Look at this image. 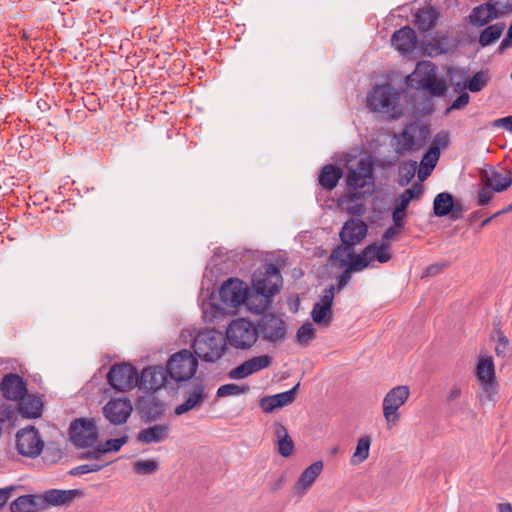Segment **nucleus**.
I'll return each mask as SVG.
<instances>
[{
  "instance_id": "obj_52",
  "label": "nucleus",
  "mask_w": 512,
  "mask_h": 512,
  "mask_svg": "<svg viewBox=\"0 0 512 512\" xmlns=\"http://www.w3.org/2000/svg\"><path fill=\"white\" fill-rule=\"evenodd\" d=\"M494 191L491 187L484 184V186L478 192L477 205L486 206L494 197Z\"/></svg>"
},
{
  "instance_id": "obj_15",
  "label": "nucleus",
  "mask_w": 512,
  "mask_h": 512,
  "mask_svg": "<svg viewBox=\"0 0 512 512\" xmlns=\"http://www.w3.org/2000/svg\"><path fill=\"white\" fill-rule=\"evenodd\" d=\"M248 286L238 279H228L219 291L221 301L227 307H238L247 300Z\"/></svg>"
},
{
  "instance_id": "obj_19",
  "label": "nucleus",
  "mask_w": 512,
  "mask_h": 512,
  "mask_svg": "<svg viewBox=\"0 0 512 512\" xmlns=\"http://www.w3.org/2000/svg\"><path fill=\"white\" fill-rule=\"evenodd\" d=\"M167 374V368L161 366L145 368L139 376L138 386L145 390L157 391L165 386Z\"/></svg>"
},
{
  "instance_id": "obj_63",
  "label": "nucleus",
  "mask_w": 512,
  "mask_h": 512,
  "mask_svg": "<svg viewBox=\"0 0 512 512\" xmlns=\"http://www.w3.org/2000/svg\"><path fill=\"white\" fill-rule=\"evenodd\" d=\"M462 212H463L462 204L459 202L453 201V209L450 212V218L452 220H458V219L462 218Z\"/></svg>"
},
{
  "instance_id": "obj_58",
  "label": "nucleus",
  "mask_w": 512,
  "mask_h": 512,
  "mask_svg": "<svg viewBox=\"0 0 512 512\" xmlns=\"http://www.w3.org/2000/svg\"><path fill=\"white\" fill-rule=\"evenodd\" d=\"M352 271L347 267L337 278L338 280V291L342 290L350 281Z\"/></svg>"
},
{
  "instance_id": "obj_42",
  "label": "nucleus",
  "mask_w": 512,
  "mask_h": 512,
  "mask_svg": "<svg viewBox=\"0 0 512 512\" xmlns=\"http://www.w3.org/2000/svg\"><path fill=\"white\" fill-rule=\"evenodd\" d=\"M491 76L488 71L480 70L476 72L466 84V88L473 93L482 91L489 83Z\"/></svg>"
},
{
  "instance_id": "obj_51",
  "label": "nucleus",
  "mask_w": 512,
  "mask_h": 512,
  "mask_svg": "<svg viewBox=\"0 0 512 512\" xmlns=\"http://www.w3.org/2000/svg\"><path fill=\"white\" fill-rule=\"evenodd\" d=\"M495 334L498 340L495 347V353L498 357H505L509 349V340L500 329L495 330Z\"/></svg>"
},
{
  "instance_id": "obj_35",
  "label": "nucleus",
  "mask_w": 512,
  "mask_h": 512,
  "mask_svg": "<svg viewBox=\"0 0 512 512\" xmlns=\"http://www.w3.org/2000/svg\"><path fill=\"white\" fill-rule=\"evenodd\" d=\"M364 249H370L368 258L371 267H373L374 262L383 264L389 262L392 258L390 245L373 242L367 245Z\"/></svg>"
},
{
  "instance_id": "obj_29",
  "label": "nucleus",
  "mask_w": 512,
  "mask_h": 512,
  "mask_svg": "<svg viewBox=\"0 0 512 512\" xmlns=\"http://www.w3.org/2000/svg\"><path fill=\"white\" fill-rule=\"evenodd\" d=\"M464 392V385L460 383H453L446 394V403L451 408V414L471 412L467 400H461Z\"/></svg>"
},
{
  "instance_id": "obj_7",
  "label": "nucleus",
  "mask_w": 512,
  "mask_h": 512,
  "mask_svg": "<svg viewBox=\"0 0 512 512\" xmlns=\"http://www.w3.org/2000/svg\"><path fill=\"white\" fill-rule=\"evenodd\" d=\"M258 339L256 326L244 318L233 320L226 329L227 341L235 349L246 350L251 348Z\"/></svg>"
},
{
  "instance_id": "obj_49",
  "label": "nucleus",
  "mask_w": 512,
  "mask_h": 512,
  "mask_svg": "<svg viewBox=\"0 0 512 512\" xmlns=\"http://www.w3.org/2000/svg\"><path fill=\"white\" fill-rule=\"evenodd\" d=\"M109 462L106 463H90V464H83L79 465L77 467H74L70 470L71 475H83L87 473H93L100 471L103 467L107 466Z\"/></svg>"
},
{
  "instance_id": "obj_26",
  "label": "nucleus",
  "mask_w": 512,
  "mask_h": 512,
  "mask_svg": "<svg viewBox=\"0 0 512 512\" xmlns=\"http://www.w3.org/2000/svg\"><path fill=\"white\" fill-rule=\"evenodd\" d=\"M481 178L485 185L498 193L507 190L512 184V175L507 170L498 171L491 168L483 171Z\"/></svg>"
},
{
  "instance_id": "obj_64",
  "label": "nucleus",
  "mask_w": 512,
  "mask_h": 512,
  "mask_svg": "<svg viewBox=\"0 0 512 512\" xmlns=\"http://www.w3.org/2000/svg\"><path fill=\"white\" fill-rule=\"evenodd\" d=\"M495 126L503 127L504 129L508 130L509 126L512 125V117L506 116L500 119H497L494 123Z\"/></svg>"
},
{
  "instance_id": "obj_27",
  "label": "nucleus",
  "mask_w": 512,
  "mask_h": 512,
  "mask_svg": "<svg viewBox=\"0 0 512 512\" xmlns=\"http://www.w3.org/2000/svg\"><path fill=\"white\" fill-rule=\"evenodd\" d=\"M169 432L170 428L167 424H155L141 429L136 435V441L144 445L161 443L168 439Z\"/></svg>"
},
{
  "instance_id": "obj_39",
  "label": "nucleus",
  "mask_w": 512,
  "mask_h": 512,
  "mask_svg": "<svg viewBox=\"0 0 512 512\" xmlns=\"http://www.w3.org/2000/svg\"><path fill=\"white\" fill-rule=\"evenodd\" d=\"M505 28L504 23H496L486 27L479 35V44L486 47L498 40Z\"/></svg>"
},
{
  "instance_id": "obj_61",
  "label": "nucleus",
  "mask_w": 512,
  "mask_h": 512,
  "mask_svg": "<svg viewBox=\"0 0 512 512\" xmlns=\"http://www.w3.org/2000/svg\"><path fill=\"white\" fill-rule=\"evenodd\" d=\"M404 216H405V210L395 207L392 212V219H393L394 226L399 227V228L402 227V222H403Z\"/></svg>"
},
{
  "instance_id": "obj_11",
  "label": "nucleus",
  "mask_w": 512,
  "mask_h": 512,
  "mask_svg": "<svg viewBox=\"0 0 512 512\" xmlns=\"http://www.w3.org/2000/svg\"><path fill=\"white\" fill-rule=\"evenodd\" d=\"M109 384L117 391L126 392L138 386L139 375L130 364H116L107 374Z\"/></svg>"
},
{
  "instance_id": "obj_34",
  "label": "nucleus",
  "mask_w": 512,
  "mask_h": 512,
  "mask_svg": "<svg viewBox=\"0 0 512 512\" xmlns=\"http://www.w3.org/2000/svg\"><path fill=\"white\" fill-rule=\"evenodd\" d=\"M20 413L27 418L40 417L43 410V403L39 397L28 395L20 399Z\"/></svg>"
},
{
  "instance_id": "obj_8",
  "label": "nucleus",
  "mask_w": 512,
  "mask_h": 512,
  "mask_svg": "<svg viewBox=\"0 0 512 512\" xmlns=\"http://www.w3.org/2000/svg\"><path fill=\"white\" fill-rule=\"evenodd\" d=\"M166 367L171 379L182 382L195 375L198 360L190 351L183 349L169 358Z\"/></svg>"
},
{
  "instance_id": "obj_40",
  "label": "nucleus",
  "mask_w": 512,
  "mask_h": 512,
  "mask_svg": "<svg viewBox=\"0 0 512 512\" xmlns=\"http://www.w3.org/2000/svg\"><path fill=\"white\" fill-rule=\"evenodd\" d=\"M371 446V438L369 436H363L358 439L355 451L351 457V464L358 465L363 463L368 457Z\"/></svg>"
},
{
  "instance_id": "obj_32",
  "label": "nucleus",
  "mask_w": 512,
  "mask_h": 512,
  "mask_svg": "<svg viewBox=\"0 0 512 512\" xmlns=\"http://www.w3.org/2000/svg\"><path fill=\"white\" fill-rule=\"evenodd\" d=\"M274 433L276 437V446L277 451L282 457H289L294 450V442L292 438L289 436L286 427L280 423L275 422L274 425Z\"/></svg>"
},
{
  "instance_id": "obj_9",
  "label": "nucleus",
  "mask_w": 512,
  "mask_h": 512,
  "mask_svg": "<svg viewBox=\"0 0 512 512\" xmlns=\"http://www.w3.org/2000/svg\"><path fill=\"white\" fill-rule=\"evenodd\" d=\"M410 396V389L406 385H399L389 390L383 398V417L388 425H395L400 419L399 408L406 403Z\"/></svg>"
},
{
  "instance_id": "obj_14",
  "label": "nucleus",
  "mask_w": 512,
  "mask_h": 512,
  "mask_svg": "<svg viewBox=\"0 0 512 512\" xmlns=\"http://www.w3.org/2000/svg\"><path fill=\"white\" fill-rule=\"evenodd\" d=\"M335 295V286L323 290L318 302L313 305L311 318L314 323L323 327L330 326L333 320L332 305Z\"/></svg>"
},
{
  "instance_id": "obj_1",
  "label": "nucleus",
  "mask_w": 512,
  "mask_h": 512,
  "mask_svg": "<svg viewBox=\"0 0 512 512\" xmlns=\"http://www.w3.org/2000/svg\"><path fill=\"white\" fill-rule=\"evenodd\" d=\"M437 70L433 62L420 61L414 71L406 77L405 83L412 89L423 90L432 96H444L448 86L445 79L437 77Z\"/></svg>"
},
{
  "instance_id": "obj_6",
  "label": "nucleus",
  "mask_w": 512,
  "mask_h": 512,
  "mask_svg": "<svg viewBox=\"0 0 512 512\" xmlns=\"http://www.w3.org/2000/svg\"><path fill=\"white\" fill-rule=\"evenodd\" d=\"M252 285L255 292L266 299L272 298L280 292L282 276L278 267L267 264L263 269H258L252 276Z\"/></svg>"
},
{
  "instance_id": "obj_13",
  "label": "nucleus",
  "mask_w": 512,
  "mask_h": 512,
  "mask_svg": "<svg viewBox=\"0 0 512 512\" xmlns=\"http://www.w3.org/2000/svg\"><path fill=\"white\" fill-rule=\"evenodd\" d=\"M43 448L44 441L34 426L25 427L17 432L16 449L22 456L36 458Z\"/></svg>"
},
{
  "instance_id": "obj_44",
  "label": "nucleus",
  "mask_w": 512,
  "mask_h": 512,
  "mask_svg": "<svg viewBox=\"0 0 512 512\" xmlns=\"http://www.w3.org/2000/svg\"><path fill=\"white\" fill-rule=\"evenodd\" d=\"M417 169V162L408 160L404 161L399 166V184L401 186L408 185L415 176Z\"/></svg>"
},
{
  "instance_id": "obj_62",
  "label": "nucleus",
  "mask_w": 512,
  "mask_h": 512,
  "mask_svg": "<svg viewBox=\"0 0 512 512\" xmlns=\"http://www.w3.org/2000/svg\"><path fill=\"white\" fill-rule=\"evenodd\" d=\"M16 488L14 486H9L0 489V509L7 503L8 499L10 498L12 492Z\"/></svg>"
},
{
  "instance_id": "obj_33",
  "label": "nucleus",
  "mask_w": 512,
  "mask_h": 512,
  "mask_svg": "<svg viewBox=\"0 0 512 512\" xmlns=\"http://www.w3.org/2000/svg\"><path fill=\"white\" fill-rule=\"evenodd\" d=\"M342 175L343 171L341 168L331 164L325 165L318 177L319 184L326 190H332L337 186Z\"/></svg>"
},
{
  "instance_id": "obj_47",
  "label": "nucleus",
  "mask_w": 512,
  "mask_h": 512,
  "mask_svg": "<svg viewBox=\"0 0 512 512\" xmlns=\"http://www.w3.org/2000/svg\"><path fill=\"white\" fill-rule=\"evenodd\" d=\"M159 468V464L154 459L139 460L133 463V471L139 475L154 474Z\"/></svg>"
},
{
  "instance_id": "obj_55",
  "label": "nucleus",
  "mask_w": 512,
  "mask_h": 512,
  "mask_svg": "<svg viewBox=\"0 0 512 512\" xmlns=\"http://www.w3.org/2000/svg\"><path fill=\"white\" fill-rule=\"evenodd\" d=\"M470 96L467 92H462L447 109V113L451 110H461L468 105Z\"/></svg>"
},
{
  "instance_id": "obj_17",
  "label": "nucleus",
  "mask_w": 512,
  "mask_h": 512,
  "mask_svg": "<svg viewBox=\"0 0 512 512\" xmlns=\"http://www.w3.org/2000/svg\"><path fill=\"white\" fill-rule=\"evenodd\" d=\"M43 511L50 507L65 506L71 504L77 496H81L82 492L77 489L60 490L49 489L40 493Z\"/></svg>"
},
{
  "instance_id": "obj_23",
  "label": "nucleus",
  "mask_w": 512,
  "mask_h": 512,
  "mask_svg": "<svg viewBox=\"0 0 512 512\" xmlns=\"http://www.w3.org/2000/svg\"><path fill=\"white\" fill-rule=\"evenodd\" d=\"M206 399L207 394L205 393L204 384L202 382L194 383L190 387L184 402L175 407L174 413L176 415H183L200 407Z\"/></svg>"
},
{
  "instance_id": "obj_16",
  "label": "nucleus",
  "mask_w": 512,
  "mask_h": 512,
  "mask_svg": "<svg viewBox=\"0 0 512 512\" xmlns=\"http://www.w3.org/2000/svg\"><path fill=\"white\" fill-rule=\"evenodd\" d=\"M132 410V404L130 400L126 398L111 399L103 407L104 416L114 425L126 423Z\"/></svg>"
},
{
  "instance_id": "obj_28",
  "label": "nucleus",
  "mask_w": 512,
  "mask_h": 512,
  "mask_svg": "<svg viewBox=\"0 0 512 512\" xmlns=\"http://www.w3.org/2000/svg\"><path fill=\"white\" fill-rule=\"evenodd\" d=\"M323 470V462L316 461L308 466L300 475L295 487L294 491L299 497H302L306 494L308 489L314 484L316 479L319 477Z\"/></svg>"
},
{
  "instance_id": "obj_24",
  "label": "nucleus",
  "mask_w": 512,
  "mask_h": 512,
  "mask_svg": "<svg viewBox=\"0 0 512 512\" xmlns=\"http://www.w3.org/2000/svg\"><path fill=\"white\" fill-rule=\"evenodd\" d=\"M298 387L299 383L288 391L262 397L259 402L262 411L265 413H271L275 409L290 405L295 400Z\"/></svg>"
},
{
  "instance_id": "obj_5",
  "label": "nucleus",
  "mask_w": 512,
  "mask_h": 512,
  "mask_svg": "<svg viewBox=\"0 0 512 512\" xmlns=\"http://www.w3.org/2000/svg\"><path fill=\"white\" fill-rule=\"evenodd\" d=\"M192 348L203 361L216 362L225 353L226 341L220 332L214 329H205L196 334Z\"/></svg>"
},
{
  "instance_id": "obj_37",
  "label": "nucleus",
  "mask_w": 512,
  "mask_h": 512,
  "mask_svg": "<svg viewBox=\"0 0 512 512\" xmlns=\"http://www.w3.org/2000/svg\"><path fill=\"white\" fill-rule=\"evenodd\" d=\"M140 411L148 421H156L164 413L162 403L156 398L143 400L140 404Z\"/></svg>"
},
{
  "instance_id": "obj_2",
  "label": "nucleus",
  "mask_w": 512,
  "mask_h": 512,
  "mask_svg": "<svg viewBox=\"0 0 512 512\" xmlns=\"http://www.w3.org/2000/svg\"><path fill=\"white\" fill-rule=\"evenodd\" d=\"M347 191L353 198L362 199L375 191V179L372 164L361 159L355 168L348 170L346 175Z\"/></svg>"
},
{
  "instance_id": "obj_48",
  "label": "nucleus",
  "mask_w": 512,
  "mask_h": 512,
  "mask_svg": "<svg viewBox=\"0 0 512 512\" xmlns=\"http://www.w3.org/2000/svg\"><path fill=\"white\" fill-rule=\"evenodd\" d=\"M440 157V151L437 147H430L429 150L424 154L422 159V165L426 169L425 175H428L436 166Z\"/></svg>"
},
{
  "instance_id": "obj_25",
  "label": "nucleus",
  "mask_w": 512,
  "mask_h": 512,
  "mask_svg": "<svg viewBox=\"0 0 512 512\" xmlns=\"http://www.w3.org/2000/svg\"><path fill=\"white\" fill-rule=\"evenodd\" d=\"M417 42L416 33L409 26L395 31L391 38L392 46L403 55L412 52L416 48Z\"/></svg>"
},
{
  "instance_id": "obj_36",
  "label": "nucleus",
  "mask_w": 512,
  "mask_h": 512,
  "mask_svg": "<svg viewBox=\"0 0 512 512\" xmlns=\"http://www.w3.org/2000/svg\"><path fill=\"white\" fill-rule=\"evenodd\" d=\"M438 14L433 7L419 9L415 14V25L420 31L432 29L437 21Z\"/></svg>"
},
{
  "instance_id": "obj_12",
  "label": "nucleus",
  "mask_w": 512,
  "mask_h": 512,
  "mask_svg": "<svg viewBox=\"0 0 512 512\" xmlns=\"http://www.w3.org/2000/svg\"><path fill=\"white\" fill-rule=\"evenodd\" d=\"M430 131L426 125L411 123L404 130L396 134L397 151L399 153L411 151L415 146H421L429 137Z\"/></svg>"
},
{
  "instance_id": "obj_41",
  "label": "nucleus",
  "mask_w": 512,
  "mask_h": 512,
  "mask_svg": "<svg viewBox=\"0 0 512 512\" xmlns=\"http://www.w3.org/2000/svg\"><path fill=\"white\" fill-rule=\"evenodd\" d=\"M370 253V249H363L361 253L354 255L352 252L348 253V259H350V263L348 268L352 272H359L364 270L370 266L368 255Z\"/></svg>"
},
{
  "instance_id": "obj_31",
  "label": "nucleus",
  "mask_w": 512,
  "mask_h": 512,
  "mask_svg": "<svg viewBox=\"0 0 512 512\" xmlns=\"http://www.w3.org/2000/svg\"><path fill=\"white\" fill-rule=\"evenodd\" d=\"M499 17L500 16L493 8V5H491L490 2H487L474 7L471 14L469 15V20L471 25L482 27Z\"/></svg>"
},
{
  "instance_id": "obj_46",
  "label": "nucleus",
  "mask_w": 512,
  "mask_h": 512,
  "mask_svg": "<svg viewBox=\"0 0 512 512\" xmlns=\"http://www.w3.org/2000/svg\"><path fill=\"white\" fill-rule=\"evenodd\" d=\"M249 391V387L246 385H238L234 383L221 385L216 392L217 397H229V396H239L241 394H245Z\"/></svg>"
},
{
  "instance_id": "obj_57",
  "label": "nucleus",
  "mask_w": 512,
  "mask_h": 512,
  "mask_svg": "<svg viewBox=\"0 0 512 512\" xmlns=\"http://www.w3.org/2000/svg\"><path fill=\"white\" fill-rule=\"evenodd\" d=\"M351 246L346 245H339L336 249L333 250L331 257L336 260H341L343 263H345V260H342L341 258L346 254L348 257V253L350 251Z\"/></svg>"
},
{
  "instance_id": "obj_30",
  "label": "nucleus",
  "mask_w": 512,
  "mask_h": 512,
  "mask_svg": "<svg viewBox=\"0 0 512 512\" xmlns=\"http://www.w3.org/2000/svg\"><path fill=\"white\" fill-rule=\"evenodd\" d=\"M11 512H43L39 494H26L17 497L10 504Z\"/></svg>"
},
{
  "instance_id": "obj_3",
  "label": "nucleus",
  "mask_w": 512,
  "mask_h": 512,
  "mask_svg": "<svg viewBox=\"0 0 512 512\" xmlns=\"http://www.w3.org/2000/svg\"><path fill=\"white\" fill-rule=\"evenodd\" d=\"M401 94V91L391 84L375 85L367 96V105L374 112L387 114L397 119L402 115L398 108Z\"/></svg>"
},
{
  "instance_id": "obj_50",
  "label": "nucleus",
  "mask_w": 512,
  "mask_h": 512,
  "mask_svg": "<svg viewBox=\"0 0 512 512\" xmlns=\"http://www.w3.org/2000/svg\"><path fill=\"white\" fill-rule=\"evenodd\" d=\"M128 436H122L115 439L107 440L103 445H100L102 451L105 453L109 452H117L121 449V447L127 442Z\"/></svg>"
},
{
  "instance_id": "obj_4",
  "label": "nucleus",
  "mask_w": 512,
  "mask_h": 512,
  "mask_svg": "<svg viewBox=\"0 0 512 512\" xmlns=\"http://www.w3.org/2000/svg\"><path fill=\"white\" fill-rule=\"evenodd\" d=\"M475 375L479 384V401L495 403L498 394V382L495 364L491 355H480L475 366Z\"/></svg>"
},
{
  "instance_id": "obj_38",
  "label": "nucleus",
  "mask_w": 512,
  "mask_h": 512,
  "mask_svg": "<svg viewBox=\"0 0 512 512\" xmlns=\"http://www.w3.org/2000/svg\"><path fill=\"white\" fill-rule=\"evenodd\" d=\"M453 209V196L448 192L439 193L433 202L434 215L444 217L450 214Z\"/></svg>"
},
{
  "instance_id": "obj_54",
  "label": "nucleus",
  "mask_w": 512,
  "mask_h": 512,
  "mask_svg": "<svg viewBox=\"0 0 512 512\" xmlns=\"http://www.w3.org/2000/svg\"><path fill=\"white\" fill-rule=\"evenodd\" d=\"M449 143V134L445 131H441L435 135L431 147H437V150L440 151L441 148H447L449 146Z\"/></svg>"
},
{
  "instance_id": "obj_53",
  "label": "nucleus",
  "mask_w": 512,
  "mask_h": 512,
  "mask_svg": "<svg viewBox=\"0 0 512 512\" xmlns=\"http://www.w3.org/2000/svg\"><path fill=\"white\" fill-rule=\"evenodd\" d=\"M490 3L499 16L512 11V0H490Z\"/></svg>"
},
{
  "instance_id": "obj_21",
  "label": "nucleus",
  "mask_w": 512,
  "mask_h": 512,
  "mask_svg": "<svg viewBox=\"0 0 512 512\" xmlns=\"http://www.w3.org/2000/svg\"><path fill=\"white\" fill-rule=\"evenodd\" d=\"M260 330L264 340L276 343L285 338L286 323L275 315H266L261 320Z\"/></svg>"
},
{
  "instance_id": "obj_56",
  "label": "nucleus",
  "mask_w": 512,
  "mask_h": 512,
  "mask_svg": "<svg viewBox=\"0 0 512 512\" xmlns=\"http://www.w3.org/2000/svg\"><path fill=\"white\" fill-rule=\"evenodd\" d=\"M399 232V227L393 226L388 228L382 235L380 243L390 245V242L395 239Z\"/></svg>"
},
{
  "instance_id": "obj_20",
  "label": "nucleus",
  "mask_w": 512,
  "mask_h": 512,
  "mask_svg": "<svg viewBox=\"0 0 512 512\" xmlns=\"http://www.w3.org/2000/svg\"><path fill=\"white\" fill-rule=\"evenodd\" d=\"M367 234V225L361 219L351 218L345 222L341 231L340 238L344 245L355 246L359 244Z\"/></svg>"
},
{
  "instance_id": "obj_18",
  "label": "nucleus",
  "mask_w": 512,
  "mask_h": 512,
  "mask_svg": "<svg viewBox=\"0 0 512 512\" xmlns=\"http://www.w3.org/2000/svg\"><path fill=\"white\" fill-rule=\"evenodd\" d=\"M272 359L268 355L254 356L229 372V378L234 380L244 379L258 371L270 366Z\"/></svg>"
},
{
  "instance_id": "obj_43",
  "label": "nucleus",
  "mask_w": 512,
  "mask_h": 512,
  "mask_svg": "<svg viewBox=\"0 0 512 512\" xmlns=\"http://www.w3.org/2000/svg\"><path fill=\"white\" fill-rule=\"evenodd\" d=\"M422 194V187L419 184L413 185L411 188L404 190L397 200L396 207L406 210L413 199H418Z\"/></svg>"
},
{
  "instance_id": "obj_22",
  "label": "nucleus",
  "mask_w": 512,
  "mask_h": 512,
  "mask_svg": "<svg viewBox=\"0 0 512 512\" xmlns=\"http://www.w3.org/2000/svg\"><path fill=\"white\" fill-rule=\"evenodd\" d=\"M3 396L8 400L18 401L27 394L26 383L15 373L6 374L0 384Z\"/></svg>"
},
{
  "instance_id": "obj_59",
  "label": "nucleus",
  "mask_w": 512,
  "mask_h": 512,
  "mask_svg": "<svg viewBox=\"0 0 512 512\" xmlns=\"http://www.w3.org/2000/svg\"><path fill=\"white\" fill-rule=\"evenodd\" d=\"M446 267V264H432L423 271L422 277L437 275Z\"/></svg>"
},
{
  "instance_id": "obj_10",
  "label": "nucleus",
  "mask_w": 512,
  "mask_h": 512,
  "mask_svg": "<svg viewBox=\"0 0 512 512\" xmlns=\"http://www.w3.org/2000/svg\"><path fill=\"white\" fill-rule=\"evenodd\" d=\"M71 442L79 448L92 446L98 438V429L94 419H75L69 428Z\"/></svg>"
},
{
  "instance_id": "obj_45",
  "label": "nucleus",
  "mask_w": 512,
  "mask_h": 512,
  "mask_svg": "<svg viewBox=\"0 0 512 512\" xmlns=\"http://www.w3.org/2000/svg\"><path fill=\"white\" fill-rule=\"evenodd\" d=\"M316 337V329L311 322L304 323L296 333L297 343L301 346H307L309 342Z\"/></svg>"
},
{
  "instance_id": "obj_60",
  "label": "nucleus",
  "mask_w": 512,
  "mask_h": 512,
  "mask_svg": "<svg viewBox=\"0 0 512 512\" xmlns=\"http://www.w3.org/2000/svg\"><path fill=\"white\" fill-rule=\"evenodd\" d=\"M103 454H104V451H102V448L100 446H98L97 448H95L92 451H87V452L82 453L79 456V458L82 460H84V459L99 460Z\"/></svg>"
}]
</instances>
